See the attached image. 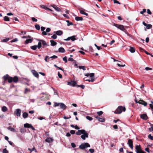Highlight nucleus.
<instances>
[{
	"label": "nucleus",
	"instance_id": "obj_1",
	"mask_svg": "<svg viewBox=\"0 0 153 153\" xmlns=\"http://www.w3.org/2000/svg\"><path fill=\"white\" fill-rule=\"evenodd\" d=\"M126 109L125 107L122 106H119L116 109L114 112L115 114H120L122 112H124L126 111Z\"/></svg>",
	"mask_w": 153,
	"mask_h": 153
},
{
	"label": "nucleus",
	"instance_id": "obj_2",
	"mask_svg": "<svg viewBox=\"0 0 153 153\" xmlns=\"http://www.w3.org/2000/svg\"><path fill=\"white\" fill-rule=\"evenodd\" d=\"M42 44L44 46L48 45L45 41L43 40H39V41L38 42V45H37V48L39 49H40L42 47Z\"/></svg>",
	"mask_w": 153,
	"mask_h": 153
},
{
	"label": "nucleus",
	"instance_id": "obj_3",
	"mask_svg": "<svg viewBox=\"0 0 153 153\" xmlns=\"http://www.w3.org/2000/svg\"><path fill=\"white\" fill-rule=\"evenodd\" d=\"M90 147V145L87 143L82 144L79 146V147L82 149H84L87 147Z\"/></svg>",
	"mask_w": 153,
	"mask_h": 153
},
{
	"label": "nucleus",
	"instance_id": "obj_4",
	"mask_svg": "<svg viewBox=\"0 0 153 153\" xmlns=\"http://www.w3.org/2000/svg\"><path fill=\"white\" fill-rule=\"evenodd\" d=\"M114 25L120 30L125 31V29L123 25L116 24H114Z\"/></svg>",
	"mask_w": 153,
	"mask_h": 153
},
{
	"label": "nucleus",
	"instance_id": "obj_5",
	"mask_svg": "<svg viewBox=\"0 0 153 153\" xmlns=\"http://www.w3.org/2000/svg\"><path fill=\"white\" fill-rule=\"evenodd\" d=\"M136 152L137 153H145V152L142 151L140 145L136 146Z\"/></svg>",
	"mask_w": 153,
	"mask_h": 153
},
{
	"label": "nucleus",
	"instance_id": "obj_6",
	"mask_svg": "<svg viewBox=\"0 0 153 153\" xmlns=\"http://www.w3.org/2000/svg\"><path fill=\"white\" fill-rule=\"evenodd\" d=\"M76 82L74 80L71 81V82H67V85L71 86L74 87L76 85Z\"/></svg>",
	"mask_w": 153,
	"mask_h": 153
},
{
	"label": "nucleus",
	"instance_id": "obj_7",
	"mask_svg": "<svg viewBox=\"0 0 153 153\" xmlns=\"http://www.w3.org/2000/svg\"><path fill=\"white\" fill-rule=\"evenodd\" d=\"M75 36H71L68 37L67 38L65 39L64 40L65 41H69L71 40L72 41H74L76 40Z\"/></svg>",
	"mask_w": 153,
	"mask_h": 153
},
{
	"label": "nucleus",
	"instance_id": "obj_8",
	"mask_svg": "<svg viewBox=\"0 0 153 153\" xmlns=\"http://www.w3.org/2000/svg\"><path fill=\"white\" fill-rule=\"evenodd\" d=\"M85 131H86L84 129L79 130L76 132V134L77 135H80L81 134H83Z\"/></svg>",
	"mask_w": 153,
	"mask_h": 153
},
{
	"label": "nucleus",
	"instance_id": "obj_9",
	"mask_svg": "<svg viewBox=\"0 0 153 153\" xmlns=\"http://www.w3.org/2000/svg\"><path fill=\"white\" fill-rule=\"evenodd\" d=\"M24 126L25 128H30L33 130H35V128L32 126L31 124H29L26 123L24 125Z\"/></svg>",
	"mask_w": 153,
	"mask_h": 153
},
{
	"label": "nucleus",
	"instance_id": "obj_10",
	"mask_svg": "<svg viewBox=\"0 0 153 153\" xmlns=\"http://www.w3.org/2000/svg\"><path fill=\"white\" fill-rule=\"evenodd\" d=\"M88 134L86 131L81 136V138L83 140H85L86 137L88 138Z\"/></svg>",
	"mask_w": 153,
	"mask_h": 153
},
{
	"label": "nucleus",
	"instance_id": "obj_11",
	"mask_svg": "<svg viewBox=\"0 0 153 153\" xmlns=\"http://www.w3.org/2000/svg\"><path fill=\"white\" fill-rule=\"evenodd\" d=\"M100 115L97 116L95 117V118L98 119V121L101 122H103L105 121V119L102 117H100Z\"/></svg>",
	"mask_w": 153,
	"mask_h": 153
},
{
	"label": "nucleus",
	"instance_id": "obj_12",
	"mask_svg": "<svg viewBox=\"0 0 153 153\" xmlns=\"http://www.w3.org/2000/svg\"><path fill=\"white\" fill-rule=\"evenodd\" d=\"M128 144L129 146L131 148V149H133V141L131 139H129L128 141Z\"/></svg>",
	"mask_w": 153,
	"mask_h": 153
},
{
	"label": "nucleus",
	"instance_id": "obj_13",
	"mask_svg": "<svg viewBox=\"0 0 153 153\" xmlns=\"http://www.w3.org/2000/svg\"><path fill=\"white\" fill-rule=\"evenodd\" d=\"M32 73L36 78H38L39 76V75L38 73L35 70H33L31 71Z\"/></svg>",
	"mask_w": 153,
	"mask_h": 153
},
{
	"label": "nucleus",
	"instance_id": "obj_14",
	"mask_svg": "<svg viewBox=\"0 0 153 153\" xmlns=\"http://www.w3.org/2000/svg\"><path fill=\"white\" fill-rule=\"evenodd\" d=\"M139 104H142L145 106L147 105V102L142 100H139Z\"/></svg>",
	"mask_w": 153,
	"mask_h": 153
},
{
	"label": "nucleus",
	"instance_id": "obj_15",
	"mask_svg": "<svg viewBox=\"0 0 153 153\" xmlns=\"http://www.w3.org/2000/svg\"><path fill=\"white\" fill-rule=\"evenodd\" d=\"M60 106V108L63 110L65 109L67 107L66 105L63 103H61Z\"/></svg>",
	"mask_w": 153,
	"mask_h": 153
},
{
	"label": "nucleus",
	"instance_id": "obj_16",
	"mask_svg": "<svg viewBox=\"0 0 153 153\" xmlns=\"http://www.w3.org/2000/svg\"><path fill=\"white\" fill-rule=\"evenodd\" d=\"M53 141V139L52 138L50 137L47 138L45 140V141L49 143L52 142Z\"/></svg>",
	"mask_w": 153,
	"mask_h": 153
},
{
	"label": "nucleus",
	"instance_id": "obj_17",
	"mask_svg": "<svg viewBox=\"0 0 153 153\" xmlns=\"http://www.w3.org/2000/svg\"><path fill=\"white\" fill-rule=\"evenodd\" d=\"M52 7L56 11L58 12H60V11L61 9L55 5H54Z\"/></svg>",
	"mask_w": 153,
	"mask_h": 153
},
{
	"label": "nucleus",
	"instance_id": "obj_18",
	"mask_svg": "<svg viewBox=\"0 0 153 153\" xmlns=\"http://www.w3.org/2000/svg\"><path fill=\"white\" fill-rule=\"evenodd\" d=\"M140 117L141 118L145 120H147L148 118L147 115H140Z\"/></svg>",
	"mask_w": 153,
	"mask_h": 153
},
{
	"label": "nucleus",
	"instance_id": "obj_19",
	"mask_svg": "<svg viewBox=\"0 0 153 153\" xmlns=\"http://www.w3.org/2000/svg\"><path fill=\"white\" fill-rule=\"evenodd\" d=\"M7 129L11 131L16 132V131L15 129L10 126H9L7 128Z\"/></svg>",
	"mask_w": 153,
	"mask_h": 153
},
{
	"label": "nucleus",
	"instance_id": "obj_20",
	"mask_svg": "<svg viewBox=\"0 0 153 153\" xmlns=\"http://www.w3.org/2000/svg\"><path fill=\"white\" fill-rule=\"evenodd\" d=\"M62 32L60 30L57 31L56 32V34L58 36H60L62 35Z\"/></svg>",
	"mask_w": 153,
	"mask_h": 153
},
{
	"label": "nucleus",
	"instance_id": "obj_21",
	"mask_svg": "<svg viewBox=\"0 0 153 153\" xmlns=\"http://www.w3.org/2000/svg\"><path fill=\"white\" fill-rule=\"evenodd\" d=\"M51 45L52 46H54L56 45L57 44L56 42L53 40H51L50 41Z\"/></svg>",
	"mask_w": 153,
	"mask_h": 153
},
{
	"label": "nucleus",
	"instance_id": "obj_22",
	"mask_svg": "<svg viewBox=\"0 0 153 153\" xmlns=\"http://www.w3.org/2000/svg\"><path fill=\"white\" fill-rule=\"evenodd\" d=\"M59 51L61 53H64L65 51L64 49L62 47H60L58 49Z\"/></svg>",
	"mask_w": 153,
	"mask_h": 153
},
{
	"label": "nucleus",
	"instance_id": "obj_23",
	"mask_svg": "<svg viewBox=\"0 0 153 153\" xmlns=\"http://www.w3.org/2000/svg\"><path fill=\"white\" fill-rule=\"evenodd\" d=\"M32 40L33 39H27L26 40L25 43L26 44H28L29 43H30L32 42Z\"/></svg>",
	"mask_w": 153,
	"mask_h": 153
},
{
	"label": "nucleus",
	"instance_id": "obj_24",
	"mask_svg": "<svg viewBox=\"0 0 153 153\" xmlns=\"http://www.w3.org/2000/svg\"><path fill=\"white\" fill-rule=\"evenodd\" d=\"M129 51L133 53L135 52V49L134 48L130 47L129 49Z\"/></svg>",
	"mask_w": 153,
	"mask_h": 153
},
{
	"label": "nucleus",
	"instance_id": "obj_25",
	"mask_svg": "<svg viewBox=\"0 0 153 153\" xmlns=\"http://www.w3.org/2000/svg\"><path fill=\"white\" fill-rule=\"evenodd\" d=\"M75 20L77 21H82L83 20V18L82 17L76 16L75 17Z\"/></svg>",
	"mask_w": 153,
	"mask_h": 153
},
{
	"label": "nucleus",
	"instance_id": "obj_26",
	"mask_svg": "<svg viewBox=\"0 0 153 153\" xmlns=\"http://www.w3.org/2000/svg\"><path fill=\"white\" fill-rule=\"evenodd\" d=\"M80 13L81 14L83 15H85L86 16L88 15V14L84 12V11L82 10H80Z\"/></svg>",
	"mask_w": 153,
	"mask_h": 153
},
{
	"label": "nucleus",
	"instance_id": "obj_27",
	"mask_svg": "<svg viewBox=\"0 0 153 153\" xmlns=\"http://www.w3.org/2000/svg\"><path fill=\"white\" fill-rule=\"evenodd\" d=\"M21 112V110L20 109H17L16 110V115H20Z\"/></svg>",
	"mask_w": 153,
	"mask_h": 153
},
{
	"label": "nucleus",
	"instance_id": "obj_28",
	"mask_svg": "<svg viewBox=\"0 0 153 153\" xmlns=\"http://www.w3.org/2000/svg\"><path fill=\"white\" fill-rule=\"evenodd\" d=\"M18 80V78L17 76H15L13 78V81L15 82H16Z\"/></svg>",
	"mask_w": 153,
	"mask_h": 153
},
{
	"label": "nucleus",
	"instance_id": "obj_29",
	"mask_svg": "<svg viewBox=\"0 0 153 153\" xmlns=\"http://www.w3.org/2000/svg\"><path fill=\"white\" fill-rule=\"evenodd\" d=\"M94 74L93 73H90V75L89 76L91 78V79H94Z\"/></svg>",
	"mask_w": 153,
	"mask_h": 153
},
{
	"label": "nucleus",
	"instance_id": "obj_30",
	"mask_svg": "<svg viewBox=\"0 0 153 153\" xmlns=\"http://www.w3.org/2000/svg\"><path fill=\"white\" fill-rule=\"evenodd\" d=\"M7 80L9 82H11L13 81V78L12 77H9Z\"/></svg>",
	"mask_w": 153,
	"mask_h": 153
},
{
	"label": "nucleus",
	"instance_id": "obj_31",
	"mask_svg": "<svg viewBox=\"0 0 153 153\" xmlns=\"http://www.w3.org/2000/svg\"><path fill=\"white\" fill-rule=\"evenodd\" d=\"M36 28L38 30H39L40 29V27L39 25L36 24L35 26Z\"/></svg>",
	"mask_w": 153,
	"mask_h": 153
},
{
	"label": "nucleus",
	"instance_id": "obj_32",
	"mask_svg": "<svg viewBox=\"0 0 153 153\" xmlns=\"http://www.w3.org/2000/svg\"><path fill=\"white\" fill-rule=\"evenodd\" d=\"M146 26L147 29H150L152 28V26L151 24H147Z\"/></svg>",
	"mask_w": 153,
	"mask_h": 153
},
{
	"label": "nucleus",
	"instance_id": "obj_33",
	"mask_svg": "<svg viewBox=\"0 0 153 153\" xmlns=\"http://www.w3.org/2000/svg\"><path fill=\"white\" fill-rule=\"evenodd\" d=\"M37 48V45H35L31 47V48L33 50H35Z\"/></svg>",
	"mask_w": 153,
	"mask_h": 153
},
{
	"label": "nucleus",
	"instance_id": "obj_34",
	"mask_svg": "<svg viewBox=\"0 0 153 153\" xmlns=\"http://www.w3.org/2000/svg\"><path fill=\"white\" fill-rule=\"evenodd\" d=\"M4 20L6 21H9L10 19L7 16H5L4 17Z\"/></svg>",
	"mask_w": 153,
	"mask_h": 153
},
{
	"label": "nucleus",
	"instance_id": "obj_35",
	"mask_svg": "<svg viewBox=\"0 0 153 153\" xmlns=\"http://www.w3.org/2000/svg\"><path fill=\"white\" fill-rule=\"evenodd\" d=\"M9 77H8V75H6L5 76H4L3 77V78L5 81L7 80Z\"/></svg>",
	"mask_w": 153,
	"mask_h": 153
},
{
	"label": "nucleus",
	"instance_id": "obj_36",
	"mask_svg": "<svg viewBox=\"0 0 153 153\" xmlns=\"http://www.w3.org/2000/svg\"><path fill=\"white\" fill-rule=\"evenodd\" d=\"M76 86L77 87H81L82 89H83L85 88V86L83 85H76Z\"/></svg>",
	"mask_w": 153,
	"mask_h": 153
},
{
	"label": "nucleus",
	"instance_id": "obj_37",
	"mask_svg": "<svg viewBox=\"0 0 153 153\" xmlns=\"http://www.w3.org/2000/svg\"><path fill=\"white\" fill-rule=\"evenodd\" d=\"M151 127L149 128V131H153V125L151 124Z\"/></svg>",
	"mask_w": 153,
	"mask_h": 153
},
{
	"label": "nucleus",
	"instance_id": "obj_38",
	"mask_svg": "<svg viewBox=\"0 0 153 153\" xmlns=\"http://www.w3.org/2000/svg\"><path fill=\"white\" fill-rule=\"evenodd\" d=\"M2 110L3 112H5L7 110V108L5 106H3L2 108Z\"/></svg>",
	"mask_w": 153,
	"mask_h": 153
},
{
	"label": "nucleus",
	"instance_id": "obj_39",
	"mask_svg": "<svg viewBox=\"0 0 153 153\" xmlns=\"http://www.w3.org/2000/svg\"><path fill=\"white\" fill-rule=\"evenodd\" d=\"M66 22L68 23L67 26H70V25H73V23L72 22H70L69 20H66Z\"/></svg>",
	"mask_w": 153,
	"mask_h": 153
},
{
	"label": "nucleus",
	"instance_id": "obj_40",
	"mask_svg": "<svg viewBox=\"0 0 153 153\" xmlns=\"http://www.w3.org/2000/svg\"><path fill=\"white\" fill-rule=\"evenodd\" d=\"M30 89H28L27 88H25V94H26L27 93L30 92Z\"/></svg>",
	"mask_w": 153,
	"mask_h": 153
},
{
	"label": "nucleus",
	"instance_id": "obj_41",
	"mask_svg": "<svg viewBox=\"0 0 153 153\" xmlns=\"http://www.w3.org/2000/svg\"><path fill=\"white\" fill-rule=\"evenodd\" d=\"M61 103L56 102L54 104V106L55 107L60 106Z\"/></svg>",
	"mask_w": 153,
	"mask_h": 153
},
{
	"label": "nucleus",
	"instance_id": "obj_42",
	"mask_svg": "<svg viewBox=\"0 0 153 153\" xmlns=\"http://www.w3.org/2000/svg\"><path fill=\"white\" fill-rule=\"evenodd\" d=\"M79 68L80 69H82L84 70H85V66H79Z\"/></svg>",
	"mask_w": 153,
	"mask_h": 153
},
{
	"label": "nucleus",
	"instance_id": "obj_43",
	"mask_svg": "<svg viewBox=\"0 0 153 153\" xmlns=\"http://www.w3.org/2000/svg\"><path fill=\"white\" fill-rule=\"evenodd\" d=\"M9 40V38H6L4 39L1 40V42H6Z\"/></svg>",
	"mask_w": 153,
	"mask_h": 153
},
{
	"label": "nucleus",
	"instance_id": "obj_44",
	"mask_svg": "<svg viewBox=\"0 0 153 153\" xmlns=\"http://www.w3.org/2000/svg\"><path fill=\"white\" fill-rule=\"evenodd\" d=\"M51 37L54 39H55L57 38V36L56 34H53L52 36H51Z\"/></svg>",
	"mask_w": 153,
	"mask_h": 153
},
{
	"label": "nucleus",
	"instance_id": "obj_45",
	"mask_svg": "<svg viewBox=\"0 0 153 153\" xmlns=\"http://www.w3.org/2000/svg\"><path fill=\"white\" fill-rule=\"evenodd\" d=\"M148 137L149 139H151V140H153V137L151 136V134H149L148 135Z\"/></svg>",
	"mask_w": 153,
	"mask_h": 153
},
{
	"label": "nucleus",
	"instance_id": "obj_46",
	"mask_svg": "<svg viewBox=\"0 0 153 153\" xmlns=\"http://www.w3.org/2000/svg\"><path fill=\"white\" fill-rule=\"evenodd\" d=\"M40 7L45 9H48V8L47 7L45 6L44 5H41Z\"/></svg>",
	"mask_w": 153,
	"mask_h": 153
},
{
	"label": "nucleus",
	"instance_id": "obj_47",
	"mask_svg": "<svg viewBox=\"0 0 153 153\" xmlns=\"http://www.w3.org/2000/svg\"><path fill=\"white\" fill-rule=\"evenodd\" d=\"M96 113L98 115H102V114H103V111H100L97 112Z\"/></svg>",
	"mask_w": 153,
	"mask_h": 153
},
{
	"label": "nucleus",
	"instance_id": "obj_48",
	"mask_svg": "<svg viewBox=\"0 0 153 153\" xmlns=\"http://www.w3.org/2000/svg\"><path fill=\"white\" fill-rule=\"evenodd\" d=\"M85 80V81H88L89 82H94V79H91V80L89 79H86Z\"/></svg>",
	"mask_w": 153,
	"mask_h": 153
},
{
	"label": "nucleus",
	"instance_id": "obj_49",
	"mask_svg": "<svg viewBox=\"0 0 153 153\" xmlns=\"http://www.w3.org/2000/svg\"><path fill=\"white\" fill-rule=\"evenodd\" d=\"M63 60L65 62V63H67V58L66 56H65L64 57H63Z\"/></svg>",
	"mask_w": 153,
	"mask_h": 153
},
{
	"label": "nucleus",
	"instance_id": "obj_50",
	"mask_svg": "<svg viewBox=\"0 0 153 153\" xmlns=\"http://www.w3.org/2000/svg\"><path fill=\"white\" fill-rule=\"evenodd\" d=\"M86 118L88 120L90 121L91 120H92V118L91 117H89V116H86Z\"/></svg>",
	"mask_w": 153,
	"mask_h": 153
},
{
	"label": "nucleus",
	"instance_id": "obj_51",
	"mask_svg": "<svg viewBox=\"0 0 153 153\" xmlns=\"http://www.w3.org/2000/svg\"><path fill=\"white\" fill-rule=\"evenodd\" d=\"M146 9H143L142 11H141L140 12V13L141 14H143L146 12Z\"/></svg>",
	"mask_w": 153,
	"mask_h": 153
},
{
	"label": "nucleus",
	"instance_id": "obj_52",
	"mask_svg": "<svg viewBox=\"0 0 153 153\" xmlns=\"http://www.w3.org/2000/svg\"><path fill=\"white\" fill-rule=\"evenodd\" d=\"M31 19L33 22H36L37 21V20L34 17H32Z\"/></svg>",
	"mask_w": 153,
	"mask_h": 153
},
{
	"label": "nucleus",
	"instance_id": "obj_53",
	"mask_svg": "<svg viewBox=\"0 0 153 153\" xmlns=\"http://www.w3.org/2000/svg\"><path fill=\"white\" fill-rule=\"evenodd\" d=\"M58 75L59 76V77L61 79L62 77V75L60 74L59 72H58Z\"/></svg>",
	"mask_w": 153,
	"mask_h": 153
},
{
	"label": "nucleus",
	"instance_id": "obj_54",
	"mask_svg": "<svg viewBox=\"0 0 153 153\" xmlns=\"http://www.w3.org/2000/svg\"><path fill=\"white\" fill-rule=\"evenodd\" d=\"M57 58V56L55 55H53L52 56H51L49 58H52V59H56Z\"/></svg>",
	"mask_w": 153,
	"mask_h": 153
},
{
	"label": "nucleus",
	"instance_id": "obj_55",
	"mask_svg": "<svg viewBox=\"0 0 153 153\" xmlns=\"http://www.w3.org/2000/svg\"><path fill=\"white\" fill-rule=\"evenodd\" d=\"M30 36H23L22 37V38L23 39H25V38L27 39V38H30Z\"/></svg>",
	"mask_w": 153,
	"mask_h": 153
},
{
	"label": "nucleus",
	"instance_id": "obj_56",
	"mask_svg": "<svg viewBox=\"0 0 153 153\" xmlns=\"http://www.w3.org/2000/svg\"><path fill=\"white\" fill-rule=\"evenodd\" d=\"M114 3H117L119 4H120V3L117 0H114Z\"/></svg>",
	"mask_w": 153,
	"mask_h": 153
},
{
	"label": "nucleus",
	"instance_id": "obj_57",
	"mask_svg": "<svg viewBox=\"0 0 153 153\" xmlns=\"http://www.w3.org/2000/svg\"><path fill=\"white\" fill-rule=\"evenodd\" d=\"M18 40V39L17 38H15L13 39V40H12L11 41V42H16V41H17Z\"/></svg>",
	"mask_w": 153,
	"mask_h": 153
},
{
	"label": "nucleus",
	"instance_id": "obj_58",
	"mask_svg": "<svg viewBox=\"0 0 153 153\" xmlns=\"http://www.w3.org/2000/svg\"><path fill=\"white\" fill-rule=\"evenodd\" d=\"M51 31V29L49 28H47L46 30V32H48Z\"/></svg>",
	"mask_w": 153,
	"mask_h": 153
},
{
	"label": "nucleus",
	"instance_id": "obj_59",
	"mask_svg": "<svg viewBox=\"0 0 153 153\" xmlns=\"http://www.w3.org/2000/svg\"><path fill=\"white\" fill-rule=\"evenodd\" d=\"M71 146L73 148H75L76 147V145L74 143H71Z\"/></svg>",
	"mask_w": 153,
	"mask_h": 153
},
{
	"label": "nucleus",
	"instance_id": "obj_60",
	"mask_svg": "<svg viewBox=\"0 0 153 153\" xmlns=\"http://www.w3.org/2000/svg\"><path fill=\"white\" fill-rule=\"evenodd\" d=\"M147 13L149 14H152V12L150 11V10L149 9H147Z\"/></svg>",
	"mask_w": 153,
	"mask_h": 153
},
{
	"label": "nucleus",
	"instance_id": "obj_61",
	"mask_svg": "<svg viewBox=\"0 0 153 153\" xmlns=\"http://www.w3.org/2000/svg\"><path fill=\"white\" fill-rule=\"evenodd\" d=\"M145 69L146 71H148L149 70H152V69L151 68H149L148 67H146L145 68Z\"/></svg>",
	"mask_w": 153,
	"mask_h": 153
},
{
	"label": "nucleus",
	"instance_id": "obj_62",
	"mask_svg": "<svg viewBox=\"0 0 153 153\" xmlns=\"http://www.w3.org/2000/svg\"><path fill=\"white\" fill-rule=\"evenodd\" d=\"M89 151L91 153H93L94 152V150L93 149H89Z\"/></svg>",
	"mask_w": 153,
	"mask_h": 153
},
{
	"label": "nucleus",
	"instance_id": "obj_63",
	"mask_svg": "<svg viewBox=\"0 0 153 153\" xmlns=\"http://www.w3.org/2000/svg\"><path fill=\"white\" fill-rule=\"evenodd\" d=\"M3 153H8L6 149H4L3 151Z\"/></svg>",
	"mask_w": 153,
	"mask_h": 153
},
{
	"label": "nucleus",
	"instance_id": "obj_64",
	"mask_svg": "<svg viewBox=\"0 0 153 153\" xmlns=\"http://www.w3.org/2000/svg\"><path fill=\"white\" fill-rule=\"evenodd\" d=\"M75 132V131L73 130H71L70 131V133L72 134H74Z\"/></svg>",
	"mask_w": 153,
	"mask_h": 153
}]
</instances>
